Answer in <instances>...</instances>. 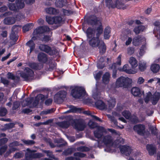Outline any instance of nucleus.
Returning <instances> with one entry per match:
<instances>
[{
  "instance_id": "f257e3e1",
  "label": "nucleus",
  "mask_w": 160,
  "mask_h": 160,
  "mask_svg": "<svg viewBox=\"0 0 160 160\" xmlns=\"http://www.w3.org/2000/svg\"><path fill=\"white\" fill-rule=\"evenodd\" d=\"M88 43L90 46L92 48L98 47L99 52L102 54L106 52V47L103 41L100 40L98 37H93L88 39Z\"/></svg>"
},
{
  "instance_id": "f03ea898",
  "label": "nucleus",
  "mask_w": 160,
  "mask_h": 160,
  "mask_svg": "<svg viewBox=\"0 0 160 160\" xmlns=\"http://www.w3.org/2000/svg\"><path fill=\"white\" fill-rule=\"evenodd\" d=\"M88 23L91 25H95L96 28L95 33L96 37L99 38L103 31V28L101 22L98 20L96 17H94L93 19L91 18L89 20Z\"/></svg>"
},
{
  "instance_id": "7ed1b4c3",
  "label": "nucleus",
  "mask_w": 160,
  "mask_h": 160,
  "mask_svg": "<svg viewBox=\"0 0 160 160\" xmlns=\"http://www.w3.org/2000/svg\"><path fill=\"white\" fill-rule=\"evenodd\" d=\"M132 80L128 78L121 77L117 80L116 82V87H123L125 88H128L131 83Z\"/></svg>"
},
{
  "instance_id": "20e7f679",
  "label": "nucleus",
  "mask_w": 160,
  "mask_h": 160,
  "mask_svg": "<svg viewBox=\"0 0 160 160\" xmlns=\"http://www.w3.org/2000/svg\"><path fill=\"white\" fill-rule=\"evenodd\" d=\"M160 98V93L156 92L152 96L150 92H148L147 93L146 98L144 99L145 102L148 103L151 99L152 101V103L156 104Z\"/></svg>"
},
{
  "instance_id": "39448f33",
  "label": "nucleus",
  "mask_w": 160,
  "mask_h": 160,
  "mask_svg": "<svg viewBox=\"0 0 160 160\" xmlns=\"http://www.w3.org/2000/svg\"><path fill=\"white\" fill-rule=\"evenodd\" d=\"M71 94L74 98H82L85 95V91L82 87H76L72 90Z\"/></svg>"
},
{
  "instance_id": "423d86ee",
  "label": "nucleus",
  "mask_w": 160,
  "mask_h": 160,
  "mask_svg": "<svg viewBox=\"0 0 160 160\" xmlns=\"http://www.w3.org/2000/svg\"><path fill=\"white\" fill-rule=\"evenodd\" d=\"M38 48L41 51L44 52L51 55L58 54V53L56 49H52L51 48L47 45L40 44Z\"/></svg>"
},
{
  "instance_id": "0eeeda50",
  "label": "nucleus",
  "mask_w": 160,
  "mask_h": 160,
  "mask_svg": "<svg viewBox=\"0 0 160 160\" xmlns=\"http://www.w3.org/2000/svg\"><path fill=\"white\" fill-rule=\"evenodd\" d=\"M27 151L25 154V157L27 160H32L34 158H39L44 156L42 154L35 153L34 151H31L29 148L27 149Z\"/></svg>"
},
{
  "instance_id": "6e6552de",
  "label": "nucleus",
  "mask_w": 160,
  "mask_h": 160,
  "mask_svg": "<svg viewBox=\"0 0 160 160\" xmlns=\"http://www.w3.org/2000/svg\"><path fill=\"white\" fill-rule=\"evenodd\" d=\"M122 2V0H117L115 3L113 4L112 0H106L107 5L109 7H111L112 8L116 7L120 9H124L126 8V7Z\"/></svg>"
},
{
  "instance_id": "1a4fd4ad",
  "label": "nucleus",
  "mask_w": 160,
  "mask_h": 160,
  "mask_svg": "<svg viewBox=\"0 0 160 160\" xmlns=\"http://www.w3.org/2000/svg\"><path fill=\"white\" fill-rule=\"evenodd\" d=\"M33 71L28 68H26L24 72H21L20 76L26 81H29L32 79L34 76Z\"/></svg>"
},
{
  "instance_id": "9d476101",
  "label": "nucleus",
  "mask_w": 160,
  "mask_h": 160,
  "mask_svg": "<svg viewBox=\"0 0 160 160\" xmlns=\"http://www.w3.org/2000/svg\"><path fill=\"white\" fill-rule=\"evenodd\" d=\"M106 131L104 128L98 126L97 127L94 131V135L95 137L98 139H102L103 136V133Z\"/></svg>"
},
{
  "instance_id": "9b49d317",
  "label": "nucleus",
  "mask_w": 160,
  "mask_h": 160,
  "mask_svg": "<svg viewBox=\"0 0 160 160\" xmlns=\"http://www.w3.org/2000/svg\"><path fill=\"white\" fill-rule=\"evenodd\" d=\"M50 31V28L47 26H43L39 27L35 29L33 32L34 35L42 34L45 32H48Z\"/></svg>"
},
{
  "instance_id": "f8f14e48",
  "label": "nucleus",
  "mask_w": 160,
  "mask_h": 160,
  "mask_svg": "<svg viewBox=\"0 0 160 160\" xmlns=\"http://www.w3.org/2000/svg\"><path fill=\"white\" fill-rule=\"evenodd\" d=\"M102 139V142L106 146H110L112 145L113 143V138L110 135H107L103 136Z\"/></svg>"
},
{
  "instance_id": "ddd939ff",
  "label": "nucleus",
  "mask_w": 160,
  "mask_h": 160,
  "mask_svg": "<svg viewBox=\"0 0 160 160\" xmlns=\"http://www.w3.org/2000/svg\"><path fill=\"white\" fill-rule=\"evenodd\" d=\"M145 128V126L141 124L135 125L133 127L134 130L140 135L144 134Z\"/></svg>"
},
{
  "instance_id": "4468645a",
  "label": "nucleus",
  "mask_w": 160,
  "mask_h": 160,
  "mask_svg": "<svg viewBox=\"0 0 160 160\" xmlns=\"http://www.w3.org/2000/svg\"><path fill=\"white\" fill-rule=\"evenodd\" d=\"M73 155L75 157H69L67 158L65 160H80V158H84L86 156L85 154L78 152L74 153Z\"/></svg>"
},
{
  "instance_id": "2eb2a0df",
  "label": "nucleus",
  "mask_w": 160,
  "mask_h": 160,
  "mask_svg": "<svg viewBox=\"0 0 160 160\" xmlns=\"http://www.w3.org/2000/svg\"><path fill=\"white\" fill-rule=\"evenodd\" d=\"M120 151L121 152L126 156H129L132 151L131 147L128 146H122L121 147Z\"/></svg>"
},
{
  "instance_id": "dca6fc26",
  "label": "nucleus",
  "mask_w": 160,
  "mask_h": 160,
  "mask_svg": "<svg viewBox=\"0 0 160 160\" xmlns=\"http://www.w3.org/2000/svg\"><path fill=\"white\" fill-rule=\"evenodd\" d=\"M87 36L88 39L94 37L95 33V29L93 28L89 27L86 31Z\"/></svg>"
},
{
  "instance_id": "f3484780",
  "label": "nucleus",
  "mask_w": 160,
  "mask_h": 160,
  "mask_svg": "<svg viewBox=\"0 0 160 160\" xmlns=\"http://www.w3.org/2000/svg\"><path fill=\"white\" fill-rule=\"evenodd\" d=\"M38 59L41 62H45L48 60L47 55L43 52H40L38 54Z\"/></svg>"
},
{
  "instance_id": "a211bd4d",
  "label": "nucleus",
  "mask_w": 160,
  "mask_h": 160,
  "mask_svg": "<svg viewBox=\"0 0 160 160\" xmlns=\"http://www.w3.org/2000/svg\"><path fill=\"white\" fill-rule=\"evenodd\" d=\"M66 95L67 92L65 91H60L56 94V98H58V97H60L61 98L59 101L62 102L66 96Z\"/></svg>"
},
{
  "instance_id": "6ab92c4d",
  "label": "nucleus",
  "mask_w": 160,
  "mask_h": 160,
  "mask_svg": "<svg viewBox=\"0 0 160 160\" xmlns=\"http://www.w3.org/2000/svg\"><path fill=\"white\" fill-rule=\"evenodd\" d=\"M45 11L46 13L50 14H57L59 12L58 10L52 7L46 8Z\"/></svg>"
},
{
  "instance_id": "aec40b11",
  "label": "nucleus",
  "mask_w": 160,
  "mask_h": 160,
  "mask_svg": "<svg viewBox=\"0 0 160 160\" xmlns=\"http://www.w3.org/2000/svg\"><path fill=\"white\" fill-rule=\"evenodd\" d=\"M146 148L149 154L150 155H153L156 152V148L154 146L152 145H147Z\"/></svg>"
},
{
  "instance_id": "412c9836",
  "label": "nucleus",
  "mask_w": 160,
  "mask_h": 160,
  "mask_svg": "<svg viewBox=\"0 0 160 160\" xmlns=\"http://www.w3.org/2000/svg\"><path fill=\"white\" fill-rule=\"evenodd\" d=\"M3 22L5 24H12L15 23V19L13 17H7L4 19Z\"/></svg>"
},
{
  "instance_id": "4be33fe9",
  "label": "nucleus",
  "mask_w": 160,
  "mask_h": 160,
  "mask_svg": "<svg viewBox=\"0 0 160 160\" xmlns=\"http://www.w3.org/2000/svg\"><path fill=\"white\" fill-rule=\"evenodd\" d=\"M155 27L154 29V33L157 34V36H159L160 38V22L156 21L154 23Z\"/></svg>"
},
{
  "instance_id": "5701e85b",
  "label": "nucleus",
  "mask_w": 160,
  "mask_h": 160,
  "mask_svg": "<svg viewBox=\"0 0 160 160\" xmlns=\"http://www.w3.org/2000/svg\"><path fill=\"white\" fill-rule=\"evenodd\" d=\"M86 127L85 124L82 122H78L75 123V128L78 131H82Z\"/></svg>"
},
{
  "instance_id": "b1692460",
  "label": "nucleus",
  "mask_w": 160,
  "mask_h": 160,
  "mask_svg": "<svg viewBox=\"0 0 160 160\" xmlns=\"http://www.w3.org/2000/svg\"><path fill=\"white\" fill-rule=\"evenodd\" d=\"M142 38L140 36H138L133 38L132 41L133 44L136 46H137L141 44Z\"/></svg>"
},
{
  "instance_id": "393cba45",
  "label": "nucleus",
  "mask_w": 160,
  "mask_h": 160,
  "mask_svg": "<svg viewBox=\"0 0 160 160\" xmlns=\"http://www.w3.org/2000/svg\"><path fill=\"white\" fill-rule=\"evenodd\" d=\"M116 99L114 98L111 97L110 99L108 101V105L109 108L111 109L113 108L116 104Z\"/></svg>"
},
{
  "instance_id": "a878e982",
  "label": "nucleus",
  "mask_w": 160,
  "mask_h": 160,
  "mask_svg": "<svg viewBox=\"0 0 160 160\" xmlns=\"http://www.w3.org/2000/svg\"><path fill=\"white\" fill-rule=\"evenodd\" d=\"M96 106L99 109L102 110L107 109V106L101 100H98L95 103Z\"/></svg>"
},
{
  "instance_id": "bb28decb",
  "label": "nucleus",
  "mask_w": 160,
  "mask_h": 160,
  "mask_svg": "<svg viewBox=\"0 0 160 160\" xmlns=\"http://www.w3.org/2000/svg\"><path fill=\"white\" fill-rule=\"evenodd\" d=\"M26 45L30 48L29 53L30 54L34 49L35 47V44L33 41L31 39L29 41L26 43Z\"/></svg>"
},
{
  "instance_id": "cd10ccee",
  "label": "nucleus",
  "mask_w": 160,
  "mask_h": 160,
  "mask_svg": "<svg viewBox=\"0 0 160 160\" xmlns=\"http://www.w3.org/2000/svg\"><path fill=\"white\" fill-rule=\"evenodd\" d=\"M121 70L128 74L134 73V71L132 69L129 68V65L128 64L125 65Z\"/></svg>"
},
{
  "instance_id": "c85d7f7f",
  "label": "nucleus",
  "mask_w": 160,
  "mask_h": 160,
  "mask_svg": "<svg viewBox=\"0 0 160 160\" xmlns=\"http://www.w3.org/2000/svg\"><path fill=\"white\" fill-rule=\"evenodd\" d=\"M52 33L51 32L50 35H44V37L41 39V40L45 42H51L53 40V38H52Z\"/></svg>"
},
{
  "instance_id": "c756f323",
  "label": "nucleus",
  "mask_w": 160,
  "mask_h": 160,
  "mask_svg": "<svg viewBox=\"0 0 160 160\" xmlns=\"http://www.w3.org/2000/svg\"><path fill=\"white\" fill-rule=\"evenodd\" d=\"M57 124L60 127L63 128H67L70 125L69 122L68 121H64L62 122H58Z\"/></svg>"
},
{
  "instance_id": "7c9ffc66",
  "label": "nucleus",
  "mask_w": 160,
  "mask_h": 160,
  "mask_svg": "<svg viewBox=\"0 0 160 160\" xmlns=\"http://www.w3.org/2000/svg\"><path fill=\"white\" fill-rule=\"evenodd\" d=\"M110 74L108 72L105 73L103 76L102 80L105 84H108L109 81Z\"/></svg>"
},
{
  "instance_id": "2f4dec72",
  "label": "nucleus",
  "mask_w": 160,
  "mask_h": 160,
  "mask_svg": "<svg viewBox=\"0 0 160 160\" xmlns=\"http://www.w3.org/2000/svg\"><path fill=\"white\" fill-rule=\"evenodd\" d=\"M29 66L35 70L40 69L42 67V66L35 62L30 63L29 64Z\"/></svg>"
},
{
  "instance_id": "473e14b6",
  "label": "nucleus",
  "mask_w": 160,
  "mask_h": 160,
  "mask_svg": "<svg viewBox=\"0 0 160 160\" xmlns=\"http://www.w3.org/2000/svg\"><path fill=\"white\" fill-rule=\"evenodd\" d=\"M131 93L135 96H138L141 94L140 90L137 87H134L131 90Z\"/></svg>"
},
{
  "instance_id": "72a5a7b5",
  "label": "nucleus",
  "mask_w": 160,
  "mask_h": 160,
  "mask_svg": "<svg viewBox=\"0 0 160 160\" xmlns=\"http://www.w3.org/2000/svg\"><path fill=\"white\" fill-rule=\"evenodd\" d=\"M151 70L154 73H156L159 71L160 69L159 65L157 64H152L150 68Z\"/></svg>"
},
{
  "instance_id": "f704fd0d",
  "label": "nucleus",
  "mask_w": 160,
  "mask_h": 160,
  "mask_svg": "<svg viewBox=\"0 0 160 160\" xmlns=\"http://www.w3.org/2000/svg\"><path fill=\"white\" fill-rule=\"evenodd\" d=\"M129 62L131 65L132 68H136L138 65L137 60L133 57L130 58Z\"/></svg>"
},
{
  "instance_id": "c9c22d12",
  "label": "nucleus",
  "mask_w": 160,
  "mask_h": 160,
  "mask_svg": "<svg viewBox=\"0 0 160 160\" xmlns=\"http://www.w3.org/2000/svg\"><path fill=\"white\" fill-rule=\"evenodd\" d=\"M111 28L108 27L105 28L104 31V38L105 39H108L110 37Z\"/></svg>"
},
{
  "instance_id": "e433bc0d",
  "label": "nucleus",
  "mask_w": 160,
  "mask_h": 160,
  "mask_svg": "<svg viewBox=\"0 0 160 160\" xmlns=\"http://www.w3.org/2000/svg\"><path fill=\"white\" fill-rule=\"evenodd\" d=\"M55 4L56 7L62 8L65 5L66 2L63 0H56Z\"/></svg>"
},
{
  "instance_id": "4c0bfd02",
  "label": "nucleus",
  "mask_w": 160,
  "mask_h": 160,
  "mask_svg": "<svg viewBox=\"0 0 160 160\" xmlns=\"http://www.w3.org/2000/svg\"><path fill=\"white\" fill-rule=\"evenodd\" d=\"M15 3L19 9H22L24 7L25 4L23 0H16Z\"/></svg>"
},
{
  "instance_id": "58836bf2",
  "label": "nucleus",
  "mask_w": 160,
  "mask_h": 160,
  "mask_svg": "<svg viewBox=\"0 0 160 160\" xmlns=\"http://www.w3.org/2000/svg\"><path fill=\"white\" fill-rule=\"evenodd\" d=\"M32 27L33 24L32 23L26 24L22 28L23 31L24 32H25L31 29Z\"/></svg>"
},
{
  "instance_id": "ea45409f",
  "label": "nucleus",
  "mask_w": 160,
  "mask_h": 160,
  "mask_svg": "<svg viewBox=\"0 0 160 160\" xmlns=\"http://www.w3.org/2000/svg\"><path fill=\"white\" fill-rule=\"evenodd\" d=\"M92 147L88 148L85 146H81L77 148V151L80 152H86L91 150Z\"/></svg>"
},
{
  "instance_id": "a19ab883",
  "label": "nucleus",
  "mask_w": 160,
  "mask_h": 160,
  "mask_svg": "<svg viewBox=\"0 0 160 160\" xmlns=\"http://www.w3.org/2000/svg\"><path fill=\"white\" fill-rule=\"evenodd\" d=\"M43 152L47 154V156L51 158H52L55 160H58V158H55L54 155L52 154V152L49 150H44Z\"/></svg>"
},
{
  "instance_id": "79ce46f5",
  "label": "nucleus",
  "mask_w": 160,
  "mask_h": 160,
  "mask_svg": "<svg viewBox=\"0 0 160 160\" xmlns=\"http://www.w3.org/2000/svg\"><path fill=\"white\" fill-rule=\"evenodd\" d=\"M106 115L112 123H113L115 126H117L118 122L113 116H112L110 114H107Z\"/></svg>"
},
{
  "instance_id": "37998d69",
  "label": "nucleus",
  "mask_w": 160,
  "mask_h": 160,
  "mask_svg": "<svg viewBox=\"0 0 160 160\" xmlns=\"http://www.w3.org/2000/svg\"><path fill=\"white\" fill-rule=\"evenodd\" d=\"M8 6L11 10L16 11L19 10L16 4L15 3H9Z\"/></svg>"
},
{
  "instance_id": "c03bdc74",
  "label": "nucleus",
  "mask_w": 160,
  "mask_h": 160,
  "mask_svg": "<svg viewBox=\"0 0 160 160\" xmlns=\"http://www.w3.org/2000/svg\"><path fill=\"white\" fill-rule=\"evenodd\" d=\"M92 97L95 100L98 99L100 97L99 93L98 92L97 88L93 91Z\"/></svg>"
},
{
  "instance_id": "a18cd8bd",
  "label": "nucleus",
  "mask_w": 160,
  "mask_h": 160,
  "mask_svg": "<svg viewBox=\"0 0 160 160\" xmlns=\"http://www.w3.org/2000/svg\"><path fill=\"white\" fill-rule=\"evenodd\" d=\"M46 20L47 22L50 24L54 23V17L47 16L46 17Z\"/></svg>"
},
{
  "instance_id": "49530a36",
  "label": "nucleus",
  "mask_w": 160,
  "mask_h": 160,
  "mask_svg": "<svg viewBox=\"0 0 160 160\" xmlns=\"http://www.w3.org/2000/svg\"><path fill=\"white\" fill-rule=\"evenodd\" d=\"M67 106L70 109V110L67 111V112H76L78 111V109L75 107L71 105H68Z\"/></svg>"
},
{
  "instance_id": "de8ad7c7",
  "label": "nucleus",
  "mask_w": 160,
  "mask_h": 160,
  "mask_svg": "<svg viewBox=\"0 0 160 160\" xmlns=\"http://www.w3.org/2000/svg\"><path fill=\"white\" fill-rule=\"evenodd\" d=\"M22 141L25 144L28 145H33L35 143V142L32 140H22Z\"/></svg>"
},
{
  "instance_id": "09e8293b",
  "label": "nucleus",
  "mask_w": 160,
  "mask_h": 160,
  "mask_svg": "<svg viewBox=\"0 0 160 160\" xmlns=\"http://www.w3.org/2000/svg\"><path fill=\"white\" fill-rule=\"evenodd\" d=\"M10 38L11 39L15 42L17 40L18 37L16 36V33L15 32H12L10 35Z\"/></svg>"
},
{
  "instance_id": "8fccbe9b",
  "label": "nucleus",
  "mask_w": 160,
  "mask_h": 160,
  "mask_svg": "<svg viewBox=\"0 0 160 160\" xmlns=\"http://www.w3.org/2000/svg\"><path fill=\"white\" fill-rule=\"evenodd\" d=\"M122 114L127 119H129L131 115V113L128 111H125L123 112Z\"/></svg>"
},
{
  "instance_id": "3c124183",
  "label": "nucleus",
  "mask_w": 160,
  "mask_h": 160,
  "mask_svg": "<svg viewBox=\"0 0 160 160\" xmlns=\"http://www.w3.org/2000/svg\"><path fill=\"white\" fill-rule=\"evenodd\" d=\"M54 17V23L59 24L61 23L62 21V18L61 17L56 16Z\"/></svg>"
},
{
  "instance_id": "603ef678",
  "label": "nucleus",
  "mask_w": 160,
  "mask_h": 160,
  "mask_svg": "<svg viewBox=\"0 0 160 160\" xmlns=\"http://www.w3.org/2000/svg\"><path fill=\"white\" fill-rule=\"evenodd\" d=\"M7 112V110L4 108H0V116H5Z\"/></svg>"
},
{
  "instance_id": "864d4df0",
  "label": "nucleus",
  "mask_w": 160,
  "mask_h": 160,
  "mask_svg": "<svg viewBox=\"0 0 160 160\" xmlns=\"http://www.w3.org/2000/svg\"><path fill=\"white\" fill-rule=\"evenodd\" d=\"M143 28V27L142 26H139L135 28L134 29V32L136 34H139L141 31H142V29Z\"/></svg>"
},
{
  "instance_id": "5fc2aeb1",
  "label": "nucleus",
  "mask_w": 160,
  "mask_h": 160,
  "mask_svg": "<svg viewBox=\"0 0 160 160\" xmlns=\"http://www.w3.org/2000/svg\"><path fill=\"white\" fill-rule=\"evenodd\" d=\"M54 111V109H47L46 110L42 111L41 113V115H46Z\"/></svg>"
},
{
  "instance_id": "6e6d98bb",
  "label": "nucleus",
  "mask_w": 160,
  "mask_h": 160,
  "mask_svg": "<svg viewBox=\"0 0 160 160\" xmlns=\"http://www.w3.org/2000/svg\"><path fill=\"white\" fill-rule=\"evenodd\" d=\"M146 64L145 63H140L139 65V68L141 71H144L146 68Z\"/></svg>"
},
{
  "instance_id": "4d7b16f0",
  "label": "nucleus",
  "mask_w": 160,
  "mask_h": 160,
  "mask_svg": "<svg viewBox=\"0 0 160 160\" xmlns=\"http://www.w3.org/2000/svg\"><path fill=\"white\" fill-rule=\"evenodd\" d=\"M127 53L129 55H132L134 52V49L132 47H130L127 48Z\"/></svg>"
},
{
  "instance_id": "13d9d810",
  "label": "nucleus",
  "mask_w": 160,
  "mask_h": 160,
  "mask_svg": "<svg viewBox=\"0 0 160 160\" xmlns=\"http://www.w3.org/2000/svg\"><path fill=\"white\" fill-rule=\"evenodd\" d=\"M49 144L50 146L52 148H54V147H55L57 146L58 147H62L64 145V144H60L59 145H58L57 144H54L53 143H52V142H51L50 140H49Z\"/></svg>"
},
{
  "instance_id": "bf43d9fd",
  "label": "nucleus",
  "mask_w": 160,
  "mask_h": 160,
  "mask_svg": "<svg viewBox=\"0 0 160 160\" xmlns=\"http://www.w3.org/2000/svg\"><path fill=\"white\" fill-rule=\"evenodd\" d=\"M8 148V146L6 145L1 147L0 149V155H2Z\"/></svg>"
},
{
  "instance_id": "052dcab7",
  "label": "nucleus",
  "mask_w": 160,
  "mask_h": 160,
  "mask_svg": "<svg viewBox=\"0 0 160 160\" xmlns=\"http://www.w3.org/2000/svg\"><path fill=\"white\" fill-rule=\"evenodd\" d=\"M88 125L90 128H93L97 126L96 123L90 120L88 123Z\"/></svg>"
},
{
  "instance_id": "680f3d73",
  "label": "nucleus",
  "mask_w": 160,
  "mask_h": 160,
  "mask_svg": "<svg viewBox=\"0 0 160 160\" xmlns=\"http://www.w3.org/2000/svg\"><path fill=\"white\" fill-rule=\"evenodd\" d=\"M23 154L22 152H17L13 156V157L15 158H22Z\"/></svg>"
},
{
  "instance_id": "e2e57ef3",
  "label": "nucleus",
  "mask_w": 160,
  "mask_h": 160,
  "mask_svg": "<svg viewBox=\"0 0 160 160\" xmlns=\"http://www.w3.org/2000/svg\"><path fill=\"white\" fill-rule=\"evenodd\" d=\"M20 106V103L16 101L13 102L12 109L13 110H16Z\"/></svg>"
},
{
  "instance_id": "0e129e2a",
  "label": "nucleus",
  "mask_w": 160,
  "mask_h": 160,
  "mask_svg": "<svg viewBox=\"0 0 160 160\" xmlns=\"http://www.w3.org/2000/svg\"><path fill=\"white\" fill-rule=\"evenodd\" d=\"M11 148L9 150V151H8L5 154L6 156H8L12 152H14L16 151H17L18 150L17 148H14L13 147Z\"/></svg>"
},
{
  "instance_id": "69168bd1",
  "label": "nucleus",
  "mask_w": 160,
  "mask_h": 160,
  "mask_svg": "<svg viewBox=\"0 0 160 160\" xmlns=\"http://www.w3.org/2000/svg\"><path fill=\"white\" fill-rule=\"evenodd\" d=\"M33 99L32 98H28L25 99V101L26 102L24 106H27L30 105L32 102Z\"/></svg>"
},
{
  "instance_id": "338daca9",
  "label": "nucleus",
  "mask_w": 160,
  "mask_h": 160,
  "mask_svg": "<svg viewBox=\"0 0 160 160\" xmlns=\"http://www.w3.org/2000/svg\"><path fill=\"white\" fill-rule=\"evenodd\" d=\"M19 145V142L17 141H14L10 143L9 145L10 148H12L13 147L17 146Z\"/></svg>"
},
{
  "instance_id": "774afa93",
  "label": "nucleus",
  "mask_w": 160,
  "mask_h": 160,
  "mask_svg": "<svg viewBox=\"0 0 160 160\" xmlns=\"http://www.w3.org/2000/svg\"><path fill=\"white\" fill-rule=\"evenodd\" d=\"M63 12L65 15H69L73 13V12L70 10L63 9Z\"/></svg>"
}]
</instances>
